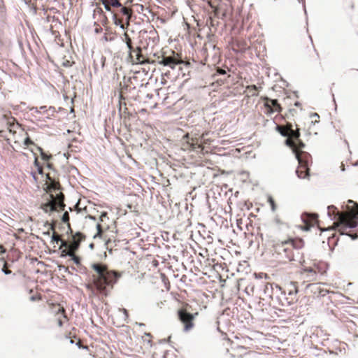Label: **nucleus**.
<instances>
[{
  "instance_id": "obj_1",
  "label": "nucleus",
  "mask_w": 358,
  "mask_h": 358,
  "mask_svg": "<svg viewBox=\"0 0 358 358\" xmlns=\"http://www.w3.org/2000/svg\"><path fill=\"white\" fill-rule=\"evenodd\" d=\"M328 215L336 218L332 229L341 235H348L355 239L358 237V203L349 200L346 210L339 212L334 206L328 207Z\"/></svg>"
},
{
  "instance_id": "obj_2",
  "label": "nucleus",
  "mask_w": 358,
  "mask_h": 358,
  "mask_svg": "<svg viewBox=\"0 0 358 358\" xmlns=\"http://www.w3.org/2000/svg\"><path fill=\"white\" fill-rule=\"evenodd\" d=\"M92 268L96 272L92 276V280L85 287L90 292V297H98L103 299L106 297L118 278L117 272L108 270L103 264H93Z\"/></svg>"
},
{
  "instance_id": "obj_3",
  "label": "nucleus",
  "mask_w": 358,
  "mask_h": 358,
  "mask_svg": "<svg viewBox=\"0 0 358 358\" xmlns=\"http://www.w3.org/2000/svg\"><path fill=\"white\" fill-rule=\"evenodd\" d=\"M301 264L300 278L302 283L316 282L321 280L329 268L327 262L318 259H312L309 257H302L299 260Z\"/></svg>"
},
{
  "instance_id": "obj_4",
  "label": "nucleus",
  "mask_w": 358,
  "mask_h": 358,
  "mask_svg": "<svg viewBox=\"0 0 358 358\" xmlns=\"http://www.w3.org/2000/svg\"><path fill=\"white\" fill-rule=\"evenodd\" d=\"M304 245L303 241L300 238H288L287 240L277 241L272 246L273 255L279 262L286 263L294 261L296 254H299V250Z\"/></svg>"
},
{
  "instance_id": "obj_5",
  "label": "nucleus",
  "mask_w": 358,
  "mask_h": 358,
  "mask_svg": "<svg viewBox=\"0 0 358 358\" xmlns=\"http://www.w3.org/2000/svg\"><path fill=\"white\" fill-rule=\"evenodd\" d=\"M71 234V239L67 241H62V243L60 245V249L64 248L62 251V256L64 255H72L73 251H78L80 248L82 241H84L86 238V236L81 232H76L75 234L70 233Z\"/></svg>"
},
{
  "instance_id": "obj_6",
  "label": "nucleus",
  "mask_w": 358,
  "mask_h": 358,
  "mask_svg": "<svg viewBox=\"0 0 358 358\" xmlns=\"http://www.w3.org/2000/svg\"><path fill=\"white\" fill-rule=\"evenodd\" d=\"M112 12L113 13L114 23L123 29H127L129 25L133 13L132 10L121 5V7L117 8L116 10H113Z\"/></svg>"
},
{
  "instance_id": "obj_7",
  "label": "nucleus",
  "mask_w": 358,
  "mask_h": 358,
  "mask_svg": "<svg viewBox=\"0 0 358 358\" xmlns=\"http://www.w3.org/2000/svg\"><path fill=\"white\" fill-rule=\"evenodd\" d=\"M51 200L41 206L45 213H50L55 210H64L65 204L64 203V196L62 192L56 193L55 196L50 194Z\"/></svg>"
},
{
  "instance_id": "obj_8",
  "label": "nucleus",
  "mask_w": 358,
  "mask_h": 358,
  "mask_svg": "<svg viewBox=\"0 0 358 358\" xmlns=\"http://www.w3.org/2000/svg\"><path fill=\"white\" fill-rule=\"evenodd\" d=\"M299 137V129L296 127V129L294 130L292 127H291L290 134L286 140V143L292 149L295 154L299 152H303L302 149L305 147V144L301 141Z\"/></svg>"
},
{
  "instance_id": "obj_9",
  "label": "nucleus",
  "mask_w": 358,
  "mask_h": 358,
  "mask_svg": "<svg viewBox=\"0 0 358 358\" xmlns=\"http://www.w3.org/2000/svg\"><path fill=\"white\" fill-rule=\"evenodd\" d=\"M295 155L299 162V166L296 173L299 178H305L308 176L309 169L308 166V162L310 156L306 152H299L296 153Z\"/></svg>"
},
{
  "instance_id": "obj_10",
  "label": "nucleus",
  "mask_w": 358,
  "mask_h": 358,
  "mask_svg": "<svg viewBox=\"0 0 358 358\" xmlns=\"http://www.w3.org/2000/svg\"><path fill=\"white\" fill-rule=\"evenodd\" d=\"M198 315V313L192 314L187 311L185 308H182L178 310V317L179 320L183 324V329L185 331H189L194 327V318Z\"/></svg>"
},
{
  "instance_id": "obj_11",
  "label": "nucleus",
  "mask_w": 358,
  "mask_h": 358,
  "mask_svg": "<svg viewBox=\"0 0 358 358\" xmlns=\"http://www.w3.org/2000/svg\"><path fill=\"white\" fill-rule=\"evenodd\" d=\"M183 62L178 53L171 50V55H167L166 52H162V59L158 63L163 66H166L173 69L176 65L182 64Z\"/></svg>"
},
{
  "instance_id": "obj_12",
  "label": "nucleus",
  "mask_w": 358,
  "mask_h": 358,
  "mask_svg": "<svg viewBox=\"0 0 358 358\" xmlns=\"http://www.w3.org/2000/svg\"><path fill=\"white\" fill-rule=\"evenodd\" d=\"M187 141L182 143V149L184 150L195 151L199 153H203L204 147L202 145L201 139L198 138H189V135L184 136Z\"/></svg>"
},
{
  "instance_id": "obj_13",
  "label": "nucleus",
  "mask_w": 358,
  "mask_h": 358,
  "mask_svg": "<svg viewBox=\"0 0 358 358\" xmlns=\"http://www.w3.org/2000/svg\"><path fill=\"white\" fill-rule=\"evenodd\" d=\"M264 101L263 111L266 115H271L273 113H280L282 111V108L277 99L264 97Z\"/></svg>"
},
{
  "instance_id": "obj_14",
  "label": "nucleus",
  "mask_w": 358,
  "mask_h": 358,
  "mask_svg": "<svg viewBox=\"0 0 358 358\" xmlns=\"http://www.w3.org/2000/svg\"><path fill=\"white\" fill-rule=\"evenodd\" d=\"M128 59L133 64H150V60L148 59H145L142 55L140 47H137L136 49L133 48V50H129Z\"/></svg>"
},
{
  "instance_id": "obj_15",
  "label": "nucleus",
  "mask_w": 358,
  "mask_h": 358,
  "mask_svg": "<svg viewBox=\"0 0 358 358\" xmlns=\"http://www.w3.org/2000/svg\"><path fill=\"white\" fill-rule=\"evenodd\" d=\"M297 292L298 290L296 285L291 283L283 288L281 294L282 297L287 300V303L291 304L296 299Z\"/></svg>"
},
{
  "instance_id": "obj_16",
  "label": "nucleus",
  "mask_w": 358,
  "mask_h": 358,
  "mask_svg": "<svg viewBox=\"0 0 358 358\" xmlns=\"http://www.w3.org/2000/svg\"><path fill=\"white\" fill-rule=\"evenodd\" d=\"M8 131L13 136L14 143L20 144V138L25 135V131L18 123H10L8 127Z\"/></svg>"
},
{
  "instance_id": "obj_17",
  "label": "nucleus",
  "mask_w": 358,
  "mask_h": 358,
  "mask_svg": "<svg viewBox=\"0 0 358 358\" xmlns=\"http://www.w3.org/2000/svg\"><path fill=\"white\" fill-rule=\"evenodd\" d=\"M93 18L95 20V24L106 26L108 23V18L103 9L99 6H96L94 9Z\"/></svg>"
},
{
  "instance_id": "obj_18",
  "label": "nucleus",
  "mask_w": 358,
  "mask_h": 358,
  "mask_svg": "<svg viewBox=\"0 0 358 358\" xmlns=\"http://www.w3.org/2000/svg\"><path fill=\"white\" fill-rule=\"evenodd\" d=\"M305 285L306 289H309L314 295L317 296H325L328 293V290L321 287L320 283H315V282H305L303 283Z\"/></svg>"
},
{
  "instance_id": "obj_19",
  "label": "nucleus",
  "mask_w": 358,
  "mask_h": 358,
  "mask_svg": "<svg viewBox=\"0 0 358 358\" xmlns=\"http://www.w3.org/2000/svg\"><path fill=\"white\" fill-rule=\"evenodd\" d=\"M250 45L245 39H236L232 43V49L236 52H244L249 49Z\"/></svg>"
},
{
  "instance_id": "obj_20",
  "label": "nucleus",
  "mask_w": 358,
  "mask_h": 358,
  "mask_svg": "<svg viewBox=\"0 0 358 358\" xmlns=\"http://www.w3.org/2000/svg\"><path fill=\"white\" fill-rule=\"evenodd\" d=\"M21 138H20V143H22L23 145H24V148H29V150L34 152V150L31 148H29L31 145H33V146H35L36 148L38 147L35 143L34 142L29 138L28 134L27 132H25V135H24L23 136H20Z\"/></svg>"
},
{
  "instance_id": "obj_21",
  "label": "nucleus",
  "mask_w": 358,
  "mask_h": 358,
  "mask_svg": "<svg viewBox=\"0 0 358 358\" xmlns=\"http://www.w3.org/2000/svg\"><path fill=\"white\" fill-rule=\"evenodd\" d=\"M51 314L57 316L60 312H65L64 308L60 303H48Z\"/></svg>"
},
{
  "instance_id": "obj_22",
  "label": "nucleus",
  "mask_w": 358,
  "mask_h": 358,
  "mask_svg": "<svg viewBox=\"0 0 358 358\" xmlns=\"http://www.w3.org/2000/svg\"><path fill=\"white\" fill-rule=\"evenodd\" d=\"M103 3V4L105 6V8L108 10L111 11L110 7H113L115 8L121 7V3L118 0H101Z\"/></svg>"
},
{
  "instance_id": "obj_23",
  "label": "nucleus",
  "mask_w": 358,
  "mask_h": 358,
  "mask_svg": "<svg viewBox=\"0 0 358 358\" xmlns=\"http://www.w3.org/2000/svg\"><path fill=\"white\" fill-rule=\"evenodd\" d=\"M291 127H292V124L287 122L285 126L278 125L276 129L282 136L288 137L290 134Z\"/></svg>"
},
{
  "instance_id": "obj_24",
  "label": "nucleus",
  "mask_w": 358,
  "mask_h": 358,
  "mask_svg": "<svg viewBox=\"0 0 358 358\" xmlns=\"http://www.w3.org/2000/svg\"><path fill=\"white\" fill-rule=\"evenodd\" d=\"M117 315L121 319V322L117 324V326L124 325L125 322H127L129 318L128 311L125 308H119L117 311Z\"/></svg>"
},
{
  "instance_id": "obj_25",
  "label": "nucleus",
  "mask_w": 358,
  "mask_h": 358,
  "mask_svg": "<svg viewBox=\"0 0 358 358\" xmlns=\"http://www.w3.org/2000/svg\"><path fill=\"white\" fill-rule=\"evenodd\" d=\"M56 317V320L57 325L59 327H62L63 324L66 322L69 319L66 315V311L65 312H60Z\"/></svg>"
},
{
  "instance_id": "obj_26",
  "label": "nucleus",
  "mask_w": 358,
  "mask_h": 358,
  "mask_svg": "<svg viewBox=\"0 0 358 358\" xmlns=\"http://www.w3.org/2000/svg\"><path fill=\"white\" fill-rule=\"evenodd\" d=\"M143 341L145 344H146L148 347H152L153 345L152 336L150 333L145 334L142 336Z\"/></svg>"
},
{
  "instance_id": "obj_27",
  "label": "nucleus",
  "mask_w": 358,
  "mask_h": 358,
  "mask_svg": "<svg viewBox=\"0 0 358 358\" xmlns=\"http://www.w3.org/2000/svg\"><path fill=\"white\" fill-rule=\"evenodd\" d=\"M50 229L51 231H52V232H53L52 236V241H54V242H56V243H58L59 241H60L61 244H62V241H64V240L60 238V236L59 234H57L55 231V225L54 224H51L50 227Z\"/></svg>"
},
{
  "instance_id": "obj_28",
  "label": "nucleus",
  "mask_w": 358,
  "mask_h": 358,
  "mask_svg": "<svg viewBox=\"0 0 358 358\" xmlns=\"http://www.w3.org/2000/svg\"><path fill=\"white\" fill-rule=\"evenodd\" d=\"M122 40L127 44V46L129 50H133V45H132L131 39L130 36H129V34L127 32H125L124 34V38H123Z\"/></svg>"
},
{
  "instance_id": "obj_29",
  "label": "nucleus",
  "mask_w": 358,
  "mask_h": 358,
  "mask_svg": "<svg viewBox=\"0 0 358 358\" xmlns=\"http://www.w3.org/2000/svg\"><path fill=\"white\" fill-rule=\"evenodd\" d=\"M62 220L64 222L67 223L69 231L70 233H72V229L71 227V224L69 223V213L67 211H66L63 214L62 217Z\"/></svg>"
},
{
  "instance_id": "obj_30",
  "label": "nucleus",
  "mask_w": 358,
  "mask_h": 358,
  "mask_svg": "<svg viewBox=\"0 0 358 358\" xmlns=\"http://www.w3.org/2000/svg\"><path fill=\"white\" fill-rule=\"evenodd\" d=\"M34 155H36L35 153H34ZM34 166L36 168L37 171L39 174L43 173V166L38 162V157H36V156H35V159H34Z\"/></svg>"
},
{
  "instance_id": "obj_31",
  "label": "nucleus",
  "mask_w": 358,
  "mask_h": 358,
  "mask_svg": "<svg viewBox=\"0 0 358 358\" xmlns=\"http://www.w3.org/2000/svg\"><path fill=\"white\" fill-rule=\"evenodd\" d=\"M36 150L40 152L42 159L44 161H48L52 156L50 155H47L44 152L43 150L41 147H36Z\"/></svg>"
},
{
  "instance_id": "obj_32",
  "label": "nucleus",
  "mask_w": 358,
  "mask_h": 358,
  "mask_svg": "<svg viewBox=\"0 0 358 358\" xmlns=\"http://www.w3.org/2000/svg\"><path fill=\"white\" fill-rule=\"evenodd\" d=\"M267 201L271 206V210L275 211V210L277 208V206H276L274 199L271 196H268Z\"/></svg>"
},
{
  "instance_id": "obj_33",
  "label": "nucleus",
  "mask_w": 358,
  "mask_h": 358,
  "mask_svg": "<svg viewBox=\"0 0 358 358\" xmlns=\"http://www.w3.org/2000/svg\"><path fill=\"white\" fill-rule=\"evenodd\" d=\"M1 259L4 260L3 258H2ZM3 262H4V264H3V266L2 268V271L6 275L10 274L12 273V271L10 269H8V263L6 261H3Z\"/></svg>"
},
{
  "instance_id": "obj_34",
  "label": "nucleus",
  "mask_w": 358,
  "mask_h": 358,
  "mask_svg": "<svg viewBox=\"0 0 358 358\" xmlns=\"http://www.w3.org/2000/svg\"><path fill=\"white\" fill-rule=\"evenodd\" d=\"M96 229H97V233L94 235V238H96V237H101L102 236V233H103V229H102V227H101V224H97L96 225Z\"/></svg>"
},
{
  "instance_id": "obj_35",
  "label": "nucleus",
  "mask_w": 358,
  "mask_h": 358,
  "mask_svg": "<svg viewBox=\"0 0 358 358\" xmlns=\"http://www.w3.org/2000/svg\"><path fill=\"white\" fill-rule=\"evenodd\" d=\"M29 299L32 301H39L41 299V294L36 292L34 294L31 295Z\"/></svg>"
},
{
  "instance_id": "obj_36",
  "label": "nucleus",
  "mask_w": 358,
  "mask_h": 358,
  "mask_svg": "<svg viewBox=\"0 0 358 358\" xmlns=\"http://www.w3.org/2000/svg\"><path fill=\"white\" fill-rule=\"evenodd\" d=\"M297 111L294 108H290L288 111V113L285 114V117L289 118L290 117H294L296 114Z\"/></svg>"
},
{
  "instance_id": "obj_37",
  "label": "nucleus",
  "mask_w": 358,
  "mask_h": 358,
  "mask_svg": "<svg viewBox=\"0 0 358 358\" xmlns=\"http://www.w3.org/2000/svg\"><path fill=\"white\" fill-rule=\"evenodd\" d=\"M77 251H73V253L72 255H69V257H71L72 260L77 264H80V257H78L76 255V252Z\"/></svg>"
},
{
  "instance_id": "obj_38",
  "label": "nucleus",
  "mask_w": 358,
  "mask_h": 358,
  "mask_svg": "<svg viewBox=\"0 0 358 358\" xmlns=\"http://www.w3.org/2000/svg\"><path fill=\"white\" fill-rule=\"evenodd\" d=\"M317 215H310V216L309 217V222H310V223H308V224L309 226H312V225H313V224H314V223L317 222Z\"/></svg>"
},
{
  "instance_id": "obj_39",
  "label": "nucleus",
  "mask_w": 358,
  "mask_h": 358,
  "mask_svg": "<svg viewBox=\"0 0 358 358\" xmlns=\"http://www.w3.org/2000/svg\"><path fill=\"white\" fill-rule=\"evenodd\" d=\"M76 345L78 346L79 348L85 349L87 350H89V347L87 345H83L80 340H78V341L76 343Z\"/></svg>"
},
{
  "instance_id": "obj_40",
  "label": "nucleus",
  "mask_w": 358,
  "mask_h": 358,
  "mask_svg": "<svg viewBox=\"0 0 358 358\" xmlns=\"http://www.w3.org/2000/svg\"><path fill=\"white\" fill-rule=\"evenodd\" d=\"M4 252H6L5 248L2 245H0V253H4Z\"/></svg>"
},
{
  "instance_id": "obj_41",
  "label": "nucleus",
  "mask_w": 358,
  "mask_h": 358,
  "mask_svg": "<svg viewBox=\"0 0 358 358\" xmlns=\"http://www.w3.org/2000/svg\"><path fill=\"white\" fill-rule=\"evenodd\" d=\"M218 72L220 73V74H224L225 73V71L223 70V69H220L218 70Z\"/></svg>"
},
{
  "instance_id": "obj_42",
  "label": "nucleus",
  "mask_w": 358,
  "mask_h": 358,
  "mask_svg": "<svg viewBox=\"0 0 358 358\" xmlns=\"http://www.w3.org/2000/svg\"><path fill=\"white\" fill-rule=\"evenodd\" d=\"M56 185H57L56 184H52V187H53L54 189L55 190H59V189L56 188Z\"/></svg>"
},
{
  "instance_id": "obj_43",
  "label": "nucleus",
  "mask_w": 358,
  "mask_h": 358,
  "mask_svg": "<svg viewBox=\"0 0 358 358\" xmlns=\"http://www.w3.org/2000/svg\"><path fill=\"white\" fill-rule=\"evenodd\" d=\"M294 105H295V106H300V103H299V102H297V101H296V102H295Z\"/></svg>"
},
{
  "instance_id": "obj_44",
  "label": "nucleus",
  "mask_w": 358,
  "mask_h": 358,
  "mask_svg": "<svg viewBox=\"0 0 358 358\" xmlns=\"http://www.w3.org/2000/svg\"><path fill=\"white\" fill-rule=\"evenodd\" d=\"M29 292L31 294L34 292V291L32 289H31Z\"/></svg>"
},
{
  "instance_id": "obj_45",
  "label": "nucleus",
  "mask_w": 358,
  "mask_h": 358,
  "mask_svg": "<svg viewBox=\"0 0 358 358\" xmlns=\"http://www.w3.org/2000/svg\"><path fill=\"white\" fill-rule=\"evenodd\" d=\"M140 6L141 8V10H143V6L142 5H141Z\"/></svg>"
}]
</instances>
